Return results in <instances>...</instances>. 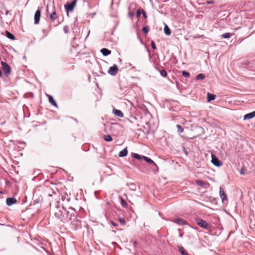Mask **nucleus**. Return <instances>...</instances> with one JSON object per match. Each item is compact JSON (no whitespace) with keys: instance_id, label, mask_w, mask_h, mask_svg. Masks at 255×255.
I'll list each match as a JSON object with an SVG mask.
<instances>
[{"instance_id":"1","label":"nucleus","mask_w":255,"mask_h":255,"mask_svg":"<svg viewBox=\"0 0 255 255\" xmlns=\"http://www.w3.org/2000/svg\"><path fill=\"white\" fill-rule=\"evenodd\" d=\"M54 216L57 219H59L61 221L65 222L68 218L69 212L67 211L65 209L62 208H56L54 210Z\"/></svg>"},{"instance_id":"2","label":"nucleus","mask_w":255,"mask_h":255,"mask_svg":"<svg viewBox=\"0 0 255 255\" xmlns=\"http://www.w3.org/2000/svg\"><path fill=\"white\" fill-rule=\"evenodd\" d=\"M1 69L3 70L4 75L8 76L11 74V68L9 65L6 62L1 61Z\"/></svg>"},{"instance_id":"3","label":"nucleus","mask_w":255,"mask_h":255,"mask_svg":"<svg viewBox=\"0 0 255 255\" xmlns=\"http://www.w3.org/2000/svg\"><path fill=\"white\" fill-rule=\"evenodd\" d=\"M77 0H73L70 3H67L64 5V7L67 12L73 11L74 8L76 5Z\"/></svg>"},{"instance_id":"4","label":"nucleus","mask_w":255,"mask_h":255,"mask_svg":"<svg viewBox=\"0 0 255 255\" xmlns=\"http://www.w3.org/2000/svg\"><path fill=\"white\" fill-rule=\"evenodd\" d=\"M196 224L200 227L204 229H208L209 228L208 224L205 221L200 218L196 219Z\"/></svg>"},{"instance_id":"5","label":"nucleus","mask_w":255,"mask_h":255,"mask_svg":"<svg viewBox=\"0 0 255 255\" xmlns=\"http://www.w3.org/2000/svg\"><path fill=\"white\" fill-rule=\"evenodd\" d=\"M212 160L211 162L213 164L217 167H220L222 165L223 163L221 161H220L217 157H216L215 155L212 154L211 156Z\"/></svg>"},{"instance_id":"6","label":"nucleus","mask_w":255,"mask_h":255,"mask_svg":"<svg viewBox=\"0 0 255 255\" xmlns=\"http://www.w3.org/2000/svg\"><path fill=\"white\" fill-rule=\"evenodd\" d=\"M118 71V66L115 64L113 66H111L109 68L108 71V73L112 76H115L117 75Z\"/></svg>"},{"instance_id":"7","label":"nucleus","mask_w":255,"mask_h":255,"mask_svg":"<svg viewBox=\"0 0 255 255\" xmlns=\"http://www.w3.org/2000/svg\"><path fill=\"white\" fill-rule=\"evenodd\" d=\"M41 17V11L38 9L34 14V23L38 24L39 22V20Z\"/></svg>"},{"instance_id":"8","label":"nucleus","mask_w":255,"mask_h":255,"mask_svg":"<svg viewBox=\"0 0 255 255\" xmlns=\"http://www.w3.org/2000/svg\"><path fill=\"white\" fill-rule=\"evenodd\" d=\"M69 220L72 224H75L78 222V220L75 213H71L69 217Z\"/></svg>"},{"instance_id":"9","label":"nucleus","mask_w":255,"mask_h":255,"mask_svg":"<svg viewBox=\"0 0 255 255\" xmlns=\"http://www.w3.org/2000/svg\"><path fill=\"white\" fill-rule=\"evenodd\" d=\"M16 199L13 197L7 198L6 200V204L8 206H10L16 203Z\"/></svg>"},{"instance_id":"10","label":"nucleus","mask_w":255,"mask_h":255,"mask_svg":"<svg viewBox=\"0 0 255 255\" xmlns=\"http://www.w3.org/2000/svg\"><path fill=\"white\" fill-rule=\"evenodd\" d=\"M52 8L53 9V11L49 15V17L51 21L53 22L57 18V16L55 10V7L54 5H53Z\"/></svg>"},{"instance_id":"11","label":"nucleus","mask_w":255,"mask_h":255,"mask_svg":"<svg viewBox=\"0 0 255 255\" xmlns=\"http://www.w3.org/2000/svg\"><path fill=\"white\" fill-rule=\"evenodd\" d=\"M255 117V111L253 112L246 114L244 117V120H250V119H251L254 118Z\"/></svg>"},{"instance_id":"12","label":"nucleus","mask_w":255,"mask_h":255,"mask_svg":"<svg viewBox=\"0 0 255 255\" xmlns=\"http://www.w3.org/2000/svg\"><path fill=\"white\" fill-rule=\"evenodd\" d=\"M220 196L222 199V201L224 202L225 200H227V196L226 194L225 193L223 188L222 187L220 188Z\"/></svg>"},{"instance_id":"13","label":"nucleus","mask_w":255,"mask_h":255,"mask_svg":"<svg viewBox=\"0 0 255 255\" xmlns=\"http://www.w3.org/2000/svg\"><path fill=\"white\" fill-rule=\"evenodd\" d=\"M47 96L48 97V101L49 103L53 106L57 107V104L56 102V101L54 100L53 97L50 95H47Z\"/></svg>"},{"instance_id":"14","label":"nucleus","mask_w":255,"mask_h":255,"mask_svg":"<svg viewBox=\"0 0 255 255\" xmlns=\"http://www.w3.org/2000/svg\"><path fill=\"white\" fill-rule=\"evenodd\" d=\"M174 222L181 225H186L187 224V222L183 219L181 218H176L174 220Z\"/></svg>"},{"instance_id":"15","label":"nucleus","mask_w":255,"mask_h":255,"mask_svg":"<svg viewBox=\"0 0 255 255\" xmlns=\"http://www.w3.org/2000/svg\"><path fill=\"white\" fill-rule=\"evenodd\" d=\"M113 113L117 117L123 118L124 117V114L123 112L119 110L116 109H113Z\"/></svg>"},{"instance_id":"16","label":"nucleus","mask_w":255,"mask_h":255,"mask_svg":"<svg viewBox=\"0 0 255 255\" xmlns=\"http://www.w3.org/2000/svg\"><path fill=\"white\" fill-rule=\"evenodd\" d=\"M128 153L127 147H126L119 152V156L121 157H125L127 155Z\"/></svg>"},{"instance_id":"17","label":"nucleus","mask_w":255,"mask_h":255,"mask_svg":"<svg viewBox=\"0 0 255 255\" xmlns=\"http://www.w3.org/2000/svg\"><path fill=\"white\" fill-rule=\"evenodd\" d=\"M101 52L104 56H108L111 53V51L107 48H103L101 50Z\"/></svg>"},{"instance_id":"18","label":"nucleus","mask_w":255,"mask_h":255,"mask_svg":"<svg viewBox=\"0 0 255 255\" xmlns=\"http://www.w3.org/2000/svg\"><path fill=\"white\" fill-rule=\"evenodd\" d=\"M177 248H178L179 251L182 255H188L182 246L178 245Z\"/></svg>"},{"instance_id":"19","label":"nucleus","mask_w":255,"mask_h":255,"mask_svg":"<svg viewBox=\"0 0 255 255\" xmlns=\"http://www.w3.org/2000/svg\"><path fill=\"white\" fill-rule=\"evenodd\" d=\"M5 36L11 40H14L15 39L14 35L8 31H5Z\"/></svg>"},{"instance_id":"20","label":"nucleus","mask_w":255,"mask_h":255,"mask_svg":"<svg viewBox=\"0 0 255 255\" xmlns=\"http://www.w3.org/2000/svg\"><path fill=\"white\" fill-rule=\"evenodd\" d=\"M216 97V96L214 94H212L209 93L207 94V99L208 101L214 100Z\"/></svg>"},{"instance_id":"21","label":"nucleus","mask_w":255,"mask_h":255,"mask_svg":"<svg viewBox=\"0 0 255 255\" xmlns=\"http://www.w3.org/2000/svg\"><path fill=\"white\" fill-rule=\"evenodd\" d=\"M143 159H144L146 162H148L149 164H153V165L156 166L155 162L151 159H150L146 156H143Z\"/></svg>"},{"instance_id":"22","label":"nucleus","mask_w":255,"mask_h":255,"mask_svg":"<svg viewBox=\"0 0 255 255\" xmlns=\"http://www.w3.org/2000/svg\"><path fill=\"white\" fill-rule=\"evenodd\" d=\"M164 31L165 34L167 35H170L171 34L170 29L166 24H165Z\"/></svg>"},{"instance_id":"23","label":"nucleus","mask_w":255,"mask_h":255,"mask_svg":"<svg viewBox=\"0 0 255 255\" xmlns=\"http://www.w3.org/2000/svg\"><path fill=\"white\" fill-rule=\"evenodd\" d=\"M131 155L133 158L138 159V160L143 159V157L144 156L140 155L139 154L136 153H132Z\"/></svg>"},{"instance_id":"24","label":"nucleus","mask_w":255,"mask_h":255,"mask_svg":"<svg viewBox=\"0 0 255 255\" xmlns=\"http://www.w3.org/2000/svg\"><path fill=\"white\" fill-rule=\"evenodd\" d=\"M120 199L121 200V205L124 208L127 207V206H128V204L127 202L125 201V200L122 197H120Z\"/></svg>"},{"instance_id":"25","label":"nucleus","mask_w":255,"mask_h":255,"mask_svg":"<svg viewBox=\"0 0 255 255\" xmlns=\"http://www.w3.org/2000/svg\"><path fill=\"white\" fill-rule=\"evenodd\" d=\"M196 183L197 185H198V186H201V187H204L206 184L205 182H204L203 181L201 180H196Z\"/></svg>"},{"instance_id":"26","label":"nucleus","mask_w":255,"mask_h":255,"mask_svg":"<svg viewBox=\"0 0 255 255\" xmlns=\"http://www.w3.org/2000/svg\"><path fill=\"white\" fill-rule=\"evenodd\" d=\"M104 140L106 141H111L113 140L112 137L109 134L105 135L103 137Z\"/></svg>"},{"instance_id":"27","label":"nucleus","mask_w":255,"mask_h":255,"mask_svg":"<svg viewBox=\"0 0 255 255\" xmlns=\"http://www.w3.org/2000/svg\"><path fill=\"white\" fill-rule=\"evenodd\" d=\"M205 77V76L204 74L201 73L198 74L196 77V80H202L204 79Z\"/></svg>"},{"instance_id":"28","label":"nucleus","mask_w":255,"mask_h":255,"mask_svg":"<svg viewBox=\"0 0 255 255\" xmlns=\"http://www.w3.org/2000/svg\"><path fill=\"white\" fill-rule=\"evenodd\" d=\"M176 128H177V131L178 133H182L184 131V128H183V127L182 126H181L180 125H176Z\"/></svg>"},{"instance_id":"29","label":"nucleus","mask_w":255,"mask_h":255,"mask_svg":"<svg viewBox=\"0 0 255 255\" xmlns=\"http://www.w3.org/2000/svg\"><path fill=\"white\" fill-rule=\"evenodd\" d=\"M232 34L231 33H225L221 36L224 38H229L231 37Z\"/></svg>"},{"instance_id":"30","label":"nucleus","mask_w":255,"mask_h":255,"mask_svg":"<svg viewBox=\"0 0 255 255\" xmlns=\"http://www.w3.org/2000/svg\"><path fill=\"white\" fill-rule=\"evenodd\" d=\"M197 129L200 134H204L205 132V129L201 127H198Z\"/></svg>"},{"instance_id":"31","label":"nucleus","mask_w":255,"mask_h":255,"mask_svg":"<svg viewBox=\"0 0 255 255\" xmlns=\"http://www.w3.org/2000/svg\"><path fill=\"white\" fill-rule=\"evenodd\" d=\"M160 75L163 77H166L167 76V72L164 69H162L160 71Z\"/></svg>"},{"instance_id":"32","label":"nucleus","mask_w":255,"mask_h":255,"mask_svg":"<svg viewBox=\"0 0 255 255\" xmlns=\"http://www.w3.org/2000/svg\"><path fill=\"white\" fill-rule=\"evenodd\" d=\"M149 28L148 26H144L142 29V31L143 33H148V31H149Z\"/></svg>"},{"instance_id":"33","label":"nucleus","mask_w":255,"mask_h":255,"mask_svg":"<svg viewBox=\"0 0 255 255\" xmlns=\"http://www.w3.org/2000/svg\"><path fill=\"white\" fill-rule=\"evenodd\" d=\"M182 74L184 77H189L190 76L189 73L186 71H182Z\"/></svg>"},{"instance_id":"34","label":"nucleus","mask_w":255,"mask_h":255,"mask_svg":"<svg viewBox=\"0 0 255 255\" xmlns=\"http://www.w3.org/2000/svg\"><path fill=\"white\" fill-rule=\"evenodd\" d=\"M119 221L120 223L122 225H125L126 224V221L123 218H120L119 219Z\"/></svg>"},{"instance_id":"35","label":"nucleus","mask_w":255,"mask_h":255,"mask_svg":"<svg viewBox=\"0 0 255 255\" xmlns=\"http://www.w3.org/2000/svg\"><path fill=\"white\" fill-rule=\"evenodd\" d=\"M143 9H138L136 11V14L138 17H140L141 14H142V11Z\"/></svg>"},{"instance_id":"36","label":"nucleus","mask_w":255,"mask_h":255,"mask_svg":"<svg viewBox=\"0 0 255 255\" xmlns=\"http://www.w3.org/2000/svg\"><path fill=\"white\" fill-rule=\"evenodd\" d=\"M63 30L65 33H68L69 32V27L67 25L64 26Z\"/></svg>"},{"instance_id":"37","label":"nucleus","mask_w":255,"mask_h":255,"mask_svg":"<svg viewBox=\"0 0 255 255\" xmlns=\"http://www.w3.org/2000/svg\"><path fill=\"white\" fill-rule=\"evenodd\" d=\"M151 47L153 49H156V45L153 41H152L151 42Z\"/></svg>"},{"instance_id":"38","label":"nucleus","mask_w":255,"mask_h":255,"mask_svg":"<svg viewBox=\"0 0 255 255\" xmlns=\"http://www.w3.org/2000/svg\"><path fill=\"white\" fill-rule=\"evenodd\" d=\"M134 15V12H131V11H129L128 12V16L129 17H130V18H132L133 16Z\"/></svg>"},{"instance_id":"39","label":"nucleus","mask_w":255,"mask_h":255,"mask_svg":"<svg viewBox=\"0 0 255 255\" xmlns=\"http://www.w3.org/2000/svg\"><path fill=\"white\" fill-rule=\"evenodd\" d=\"M245 169L244 168H242L240 172V173L241 174V175H244L245 174Z\"/></svg>"},{"instance_id":"40","label":"nucleus","mask_w":255,"mask_h":255,"mask_svg":"<svg viewBox=\"0 0 255 255\" xmlns=\"http://www.w3.org/2000/svg\"><path fill=\"white\" fill-rule=\"evenodd\" d=\"M142 14H143V16L144 18H146V17H147V16H146V14L145 11L144 10H143L142 11Z\"/></svg>"},{"instance_id":"41","label":"nucleus","mask_w":255,"mask_h":255,"mask_svg":"<svg viewBox=\"0 0 255 255\" xmlns=\"http://www.w3.org/2000/svg\"><path fill=\"white\" fill-rule=\"evenodd\" d=\"M213 2H214V1L212 0H207L206 2V3L207 4H212Z\"/></svg>"},{"instance_id":"42","label":"nucleus","mask_w":255,"mask_h":255,"mask_svg":"<svg viewBox=\"0 0 255 255\" xmlns=\"http://www.w3.org/2000/svg\"><path fill=\"white\" fill-rule=\"evenodd\" d=\"M111 223H112V225L113 226H114V227H117L118 226V224L117 223H116L115 222H113V221H112L111 222Z\"/></svg>"},{"instance_id":"43","label":"nucleus","mask_w":255,"mask_h":255,"mask_svg":"<svg viewBox=\"0 0 255 255\" xmlns=\"http://www.w3.org/2000/svg\"><path fill=\"white\" fill-rule=\"evenodd\" d=\"M46 12H47V14H48L49 13V11H48V5H47V6H46Z\"/></svg>"},{"instance_id":"44","label":"nucleus","mask_w":255,"mask_h":255,"mask_svg":"<svg viewBox=\"0 0 255 255\" xmlns=\"http://www.w3.org/2000/svg\"><path fill=\"white\" fill-rule=\"evenodd\" d=\"M133 244L134 246H135V245L137 244L136 242V241H133Z\"/></svg>"},{"instance_id":"45","label":"nucleus","mask_w":255,"mask_h":255,"mask_svg":"<svg viewBox=\"0 0 255 255\" xmlns=\"http://www.w3.org/2000/svg\"><path fill=\"white\" fill-rule=\"evenodd\" d=\"M112 125H115V126H120V125L118 124H112Z\"/></svg>"}]
</instances>
